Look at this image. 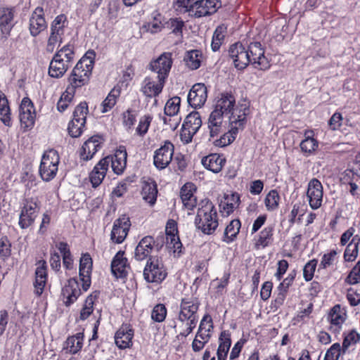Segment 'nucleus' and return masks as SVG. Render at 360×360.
<instances>
[{
    "instance_id": "nucleus-1",
    "label": "nucleus",
    "mask_w": 360,
    "mask_h": 360,
    "mask_svg": "<svg viewBox=\"0 0 360 360\" xmlns=\"http://www.w3.org/2000/svg\"><path fill=\"white\" fill-rule=\"evenodd\" d=\"M200 304L198 297L186 295L181 299L177 319L184 323L186 327L176 335L178 340L186 338L196 327Z\"/></svg>"
},
{
    "instance_id": "nucleus-2",
    "label": "nucleus",
    "mask_w": 360,
    "mask_h": 360,
    "mask_svg": "<svg viewBox=\"0 0 360 360\" xmlns=\"http://www.w3.org/2000/svg\"><path fill=\"white\" fill-rule=\"evenodd\" d=\"M196 229L205 235H212L219 227V215L213 202L206 198L198 205L194 219Z\"/></svg>"
},
{
    "instance_id": "nucleus-3",
    "label": "nucleus",
    "mask_w": 360,
    "mask_h": 360,
    "mask_svg": "<svg viewBox=\"0 0 360 360\" xmlns=\"http://www.w3.org/2000/svg\"><path fill=\"white\" fill-rule=\"evenodd\" d=\"M18 226L27 229L34 225L40 212V201L37 197H25L19 207Z\"/></svg>"
},
{
    "instance_id": "nucleus-4",
    "label": "nucleus",
    "mask_w": 360,
    "mask_h": 360,
    "mask_svg": "<svg viewBox=\"0 0 360 360\" xmlns=\"http://www.w3.org/2000/svg\"><path fill=\"white\" fill-rule=\"evenodd\" d=\"M60 163V156L55 149L45 150L39 167V175L45 182H49L57 175Z\"/></svg>"
},
{
    "instance_id": "nucleus-5",
    "label": "nucleus",
    "mask_w": 360,
    "mask_h": 360,
    "mask_svg": "<svg viewBox=\"0 0 360 360\" xmlns=\"http://www.w3.org/2000/svg\"><path fill=\"white\" fill-rule=\"evenodd\" d=\"M68 25V20L66 15H58L51 23L50 34L47 39L46 51L53 53L63 41L65 29Z\"/></svg>"
},
{
    "instance_id": "nucleus-6",
    "label": "nucleus",
    "mask_w": 360,
    "mask_h": 360,
    "mask_svg": "<svg viewBox=\"0 0 360 360\" xmlns=\"http://www.w3.org/2000/svg\"><path fill=\"white\" fill-rule=\"evenodd\" d=\"M168 275L163 262L158 257H149L143 269V278L147 283L160 284Z\"/></svg>"
},
{
    "instance_id": "nucleus-7",
    "label": "nucleus",
    "mask_w": 360,
    "mask_h": 360,
    "mask_svg": "<svg viewBox=\"0 0 360 360\" xmlns=\"http://www.w3.org/2000/svg\"><path fill=\"white\" fill-rule=\"evenodd\" d=\"M89 113V106L86 101L80 102L75 108L72 114V119L70 121L68 127V133L73 138L79 137L86 123V115Z\"/></svg>"
},
{
    "instance_id": "nucleus-8",
    "label": "nucleus",
    "mask_w": 360,
    "mask_h": 360,
    "mask_svg": "<svg viewBox=\"0 0 360 360\" xmlns=\"http://www.w3.org/2000/svg\"><path fill=\"white\" fill-rule=\"evenodd\" d=\"M163 240H161V244L159 243V239L155 240L152 236H146L143 237L138 243L134 250V258L137 261H143L148 259L149 257H153L151 254L155 250L158 252L162 248Z\"/></svg>"
},
{
    "instance_id": "nucleus-9",
    "label": "nucleus",
    "mask_w": 360,
    "mask_h": 360,
    "mask_svg": "<svg viewBox=\"0 0 360 360\" xmlns=\"http://www.w3.org/2000/svg\"><path fill=\"white\" fill-rule=\"evenodd\" d=\"M105 142L103 135L95 134L86 140L78 150L80 160L87 162L94 158L96 153L100 150Z\"/></svg>"
},
{
    "instance_id": "nucleus-10",
    "label": "nucleus",
    "mask_w": 360,
    "mask_h": 360,
    "mask_svg": "<svg viewBox=\"0 0 360 360\" xmlns=\"http://www.w3.org/2000/svg\"><path fill=\"white\" fill-rule=\"evenodd\" d=\"M247 51H248L249 58L251 60L250 64L256 69L266 71L270 68V61L265 56L264 48L260 42H251L248 45Z\"/></svg>"
},
{
    "instance_id": "nucleus-11",
    "label": "nucleus",
    "mask_w": 360,
    "mask_h": 360,
    "mask_svg": "<svg viewBox=\"0 0 360 360\" xmlns=\"http://www.w3.org/2000/svg\"><path fill=\"white\" fill-rule=\"evenodd\" d=\"M173 64L172 53L164 52L156 59L150 61V70L158 75L157 78L167 81Z\"/></svg>"
},
{
    "instance_id": "nucleus-12",
    "label": "nucleus",
    "mask_w": 360,
    "mask_h": 360,
    "mask_svg": "<svg viewBox=\"0 0 360 360\" xmlns=\"http://www.w3.org/2000/svg\"><path fill=\"white\" fill-rule=\"evenodd\" d=\"M174 153V146L169 140L163 142L153 155V165L159 170L167 168L171 163Z\"/></svg>"
},
{
    "instance_id": "nucleus-13",
    "label": "nucleus",
    "mask_w": 360,
    "mask_h": 360,
    "mask_svg": "<svg viewBox=\"0 0 360 360\" xmlns=\"http://www.w3.org/2000/svg\"><path fill=\"white\" fill-rule=\"evenodd\" d=\"M250 102L244 100L236 103L235 107L229 115V124L237 127V129H243L247 122V116L250 113Z\"/></svg>"
},
{
    "instance_id": "nucleus-14",
    "label": "nucleus",
    "mask_w": 360,
    "mask_h": 360,
    "mask_svg": "<svg viewBox=\"0 0 360 360\" xmlns=\"http://www.w3.org/2000/svg\"><path fill=\"white\" fill-rule=\"evenodd\" d=\"M226 117H228V116L212 109L207 122L210 134V141H211V139L219 136V134L227 130L229 120H226Z\"/></svg>"
},
{
    "instance_id": "nucleus-15",
    "label": "nucleus",
    "mask_w": 360,
    "mask_h": 360,
    "mask_svg": "<svg viewBox=\"0 0 360 360\" xmlns=\"http://www.w3.org/2000/svg\"><path fill=\"white\" fill-rule=\"evenodd\" d=\"M229 55L237 70H244L250 64L251 60L247 48L240 41L236 42L229 46Z\"/></svg>"
},
{
    "instance_id": "nucleus-16",
    "label": "nucleus",
    "mask_w": 360,
    "mask_h": 360,
    "mask_svg": "<svg viewBox=\"0 0 360 360\" xmlns=\"http://www.w3.org/2000/svg\"><path fill=\"white\" fill-rule=\"evenodd\" d=\"M20 122L25 131L31 129L35 123L36 112L30 98L25 97L20 105Z\"/></svg>"
},
{
    "instance_id": "nucleus-17",
    "label": "nucleus",
    "mask_w": 360,
    "mask_h": 360,
    "mask_svg": "<svg viewBox=\"0 0 360 360\" xmlns=\"http://www.w3.org/2000/svg\"><path fill=\"white\" fill-rule=\"evenodd\" d=\"M135 330L129 323H122L114 336L115 344L120 349H130L133 346Z\"/></svg>"
},
{
    "instance_id": "nucleus-18",
    "label": "nucleus",
    "mask_w": 360,
    "mask_h": 360,
    "mask_svg": "<svg viewBox=\"0 0 360 360\" xmlns=\"http://www.w3.org/2000/svg\"><path fill=\"white\" fill-rule=\"evenodd\" d=\"M82 288H80L76 278H69L61 290V300L67 307L73 304L82 295Z\"/></svg>"
},
{
    "instance_id": "nucleus-19",
    "label": "nucleus",
    "mask_w": 360,
    "mask_h": 360,
    "mask_svg": "<svg viewBox=\"0 0 360 360\" xmlns=\"http://www.w3.org/2000/svg\"><path fill=\"white\" fill-rule=\"evenodd\" d=\"M34 271V278L33 281L34 293L36 296L40 297L48 283V265L44 259H40L36 262Z\"/></svg>"
},
{
    "instance_id": "nucleus-20",
    "label": "nucleus",
    "mask_w": 360,
    "mask_h": 360,
    "mask_svg": "<svg viewBox=\"0 0 360 360\" xmlns=\"http://www.w3.org/2000/svg\"><path fill=\"white\" fill-rule=\"evenodd\" d=\"M15 8L14 6L0 7V32L2 38L7 39L11 34V32L15 25Z\"/></svg>"
},
{
    "instance_id": "nucleus-21",
    "label": "nucleus",
    "mask_w": 360,
    "mask_h": 360,
    "mask_svg": "<svg viewBox=\"0 0 360 360\" xmlns=\"http://www.w3.org/2000/svg\"><path fill=\"white\" fill-rule=\"evenodd\" d=\"M323 188L321 181L316 178L309 181L307 186V197L312 210H317L322 205Z\"/></svg>"
},
{
    "instance_id": "nucleus-22",
    "label": "nucleus",
    "mask_w": 360,
    "mask_h": 360,
    "mask_svg": "<svg viewBox=\"0 0 360 360\" xmlns=\"http://www.w3.org/2000/svg\"><path fill=\"white\" fill-rule=\"evenodd\" d=\"M105 158L108 159V167L111 163L112 170L115 174L120 176L124 172L127 162V152L124 146H119L112 155Z\"/></svg>"
},
{
    "instance_id": "nucleus-23",
    "label": "nucleus",
    "mask_w": 360,
    "mask_h": 360,
    "mask_svg": "<svg viewBox=\"0 0 360 360\" xmlns=\"http://www.w3.org/2000/svg\"><path fill=\"white\" fill-rule=\"evenodd\" d=\"M131 226V221L126 214L115 219L110 233V239L117 244L122 243L128 235Z\"/></svg>"
},
{
    "instance_id": "nucleus-24",
    "label": "nucleus",
    "mask_w": 360,
    "mask_h": 360,
    "mask_svg": "<svg viewBox=\"0 0 360 360\" xmlns=\"http://www.w3.org/2000/svg\"><path fill=\"white\" fill-rule=\"evenodd\" d=\"M93 260L89 253H82L79 260V276L82 283V290L86 292L91 284Z\"/></svg>"
},
{
    "instance_id": "nucleus-25",
    "label": "nucleus",
    "mask_w": 360,
    "mask_h": 360,
    "mask_svg": "<svg viewBox=\"0 0 360 360\" xmlns=\"http://www.w3.org/2000/svg\"><path fill=\"white\" fill-rule=\"evenodd\" d=\"M221 5L220 0H196L189 12L195 18H201L214 13Z\"/></svg>"
},
{
    "instance_id": "nucleus-26",
    "label": "nucleus",
    "mask_w": 360,
    "mask_h": 360,
    "mask_svg": "<svg viewBox=\"0 0 360 360\" xmlns=\"http://www.w3.org/2000/svg\"><path fill=\"white\" fill-rule=\"evenodd\" d=\"M44 10L41 6H37L32 11L29 20V30L32 37H37L47 29Z\"/></svg>"
},
{
    "instance_id": "nucleus-27",
    "label": "nucleus",
    "mask_w": 360,
    "mask_h": 360,
    "mask_svg": "<svg viewBox=\"0 0 360 360\" xmlns=\"http://www.w3.org/2000/svg\"><path fill=\"white\" fill-rule=\"evenodd\" d=\"M347 318V314L341 305L337 304L329 311L327 321L330 323L329 330L334 334H339Z\"/></svg>"
},
{
    "instance_id": "nucleus-28",
    "label": "nucleus",
    "mask_w": 360,
    "mask_h": 360,
    "mask_svg": "<svg viewBox=\"0 0 360 360\" xmlns=\"http://www.w3.org/2000/svg\"><path fill=\"white\" fill-rule=\"evenodd\" d=\"M207 99V89L203 83H196L190 89L187 100L188 104L197 109L202 107Z\"/></svg>"
},
{
    "instance_id": "nucleus-29",
    "label": "nucleus",
    "mask_w": 360,
    "mask_h": 360,
    "mask_svg": "<svg viewBox=\"0 0 360 360\" xmlns=\"http://www.w3.org/2000/svg\"><path fill=\"white\" fill-rule=\"evenodd\" d=\"M235 105V96L231 91H224L215 97L212 109L229 116Z\"/></svg>"
},
{
    "instance_id": "nucleus-30",
    "label": "nucleus",
    "mask_w": 360,
    "mask_h": 360,
    "mask_svg": "<svg viewBox=\"0 0 360 360\" xmlns=\"http://www.w3.org/2000/svg\"><path fill=\"white\" fill-rule=\"evenodd\" d=\"M124 255V251H118L111 262V271L117 278H126L130 269L129 263Z\"/></svg>"
},
{
    "instance_id": "nucleus-31",
    "label": "nucleus",
    "mask_w": 360,
    "mask_h": 360,
    "mask_svg": "<svg viewBox=\"0 0 360 360\" xmlns=\"http://www.w3.org/2000/svg\"><path fill=\"white\" fill-rule=\"evenodd\" d=\"M226 163V158L223 153H210L201 159L202 165L214 174L222 171Z\"/></svg>"
},
{
    "instance_id": "nucleus-32",
    "label": "nucleus",
    "mask_w": 360,
    "mask_h": 360,
    "mask_svg": "<svg viewBox=\"0 0 360 360\" xmlns=\"http://www.w3.org/2000/svg\"><path fill=\"white\" fill-rule=\"evenodd\" d=\"M196 186L192 182L186 183L180 189V198L184 207L188 211H193L197 206V198L194 193Z\"/></svg>"
},
{
    "instance_id": "nucleus-33",
    "label": "nucleus",
    "mask_w": 360,
    "mask_h": 360,
    "mask_svg": "<svg viewBox=\"0 0 360 360\" xmlns=\"http://www.w3.org/2000/svg\"><path fill=\"white\" fill-rule=\"evenodd\" d=\"M94 58L95 52L94 51L86 52L77 63L72 70L79 75H82L83 77L90 79L94 65Z\"/></svg>"
},
{
    "instance_id": "nucleus-34",
    "label": "nucleus",
    "mask_w": 360,
    "mask_h": 360,
    "mask_svg": "<svg viewBox=\"0 0 360 360\" xmlns=\"http://www.w3.org/2000/svg\"><path fill=\"white\" fill-rule=\"evenodd\" d=\"M274 235V225H268L254 238V248L256 250L264 249L273 244Z\"/></svg>"
},
{
    "instance_id": "nucleus-35",
    "label": "nucleus",
    "mask_w": 360,
    "mask_h": 360,
    "mask_svg": "<svg viewBox=\"0 0 360 360\" xmlns=\"http://www.w3.org/2000/svg\"><path fill=\"white\" fill-rule=\"evenodd\" d=\"M108 158L101 159L89 174L90 182L94 188L101 184L108 170Z\"/></svg>"
},
{
    "instance_id": "nucleus-36",
    "label": "nucleus",
    "mask_w": 360,
    "mask_h": 360,
    "mask_svg": "<svg viewBox=\"0 0 360 360\" xmlns=\"http://www.w3.org/2000/svg\"><path fill=\"white\" fill-rule=\"evenodd\" d=\"M240 197L237 192L224 195L219 203V211L224 216H229L239 207Z\"/></svg>"
},
{
    "instance_id": "nucleus-37",
    "label": "nucleus",
    "mask_w": 360,
    "mask_h": 360,
    "mask_svg": "<svg viewBox=\"0 0 360 360\" xmlns=\"http://www.w3.org/2000/svg\"><path fill=\"white\" fill-rule=\"evenodd\" d=\"M166 82L158 79L155 83L150 77H146L141 86V91L147 98H152L158 96L162 91Z\"/></svg>"
},
{
    "instance_id": "nucleus-38",
    "label": "nucleus",
    "mask_w": 360,
    "mask_h": 360,
    "mask_svg": "<svg viewBox=\"0 0 360 360\" xmlns=\"http://www.w3.org/2000/svg\"><path fill=\"white\" fill-rule=\"evenodd\" d=\"M315 132L312 129L304 131V139L300 142L301 151L307 156L314 154L319 148V141L314 137Z\"/></svg>"
},
{
    "instance_id": "nucleus-39",
    "label": "nucleus",
    "mask_w": 360,
    "mask_h": 360,
    "mask_svg": "<svg viewBox=\"0 0 360 360\" xmlns=\"http://www.w3.org/2000/svg\"><path fill=\"white\" fill-rule=\"evenodd\" d=\"M166 18L158 10L152 12L150 19L143 25V28L148 32L156 34L160 32L165 27Z\"/></svg>"
},
{
    "instance_id": "nucleus-40",
    "label": "nucleus",
    "mask_w": 360,
    "mask_h": 360,
    "mask_svg": "<svg viewBox=\"0 0 360 360\" xmlns=\"http://www.w3.org/2000/svg\"><path fill=\"white\" fill-rule=\"evenodd\" d=\"M158 185L155 181L151 178L144 181L142 186L141 195L143 199L150 206H153L158 198Z\"/></svg>"
},
{
    "instance_id": "nucleus-41",
    "label": "nucleus",
    "mask_w": 360,
    "mask_h": 360,
    "mask_svg": "<svg viewBox=\"0 0 360 360\" xmlns=\"http://www.w3.org/2000/svg\"><path fill=\"white\" fill-rule=\"evenodd\" d=\"M71 66L62 58L53 55L49 66L48 74L52 78H61Z\"/></svg>"
},
{
    "instance_id": "nucleus-42",
    "label": "nucleus",
    "mask_w": 360,
    "mask_h": 360,
    "mask_svg": "<svg viewBox=\"0 0 360 360\" xmlns=\"http://www.w3.org/2000/svg\"><path fill=\"white\" fill-rule=\"evenodd\" d=\"M231 346L230 331L228 330H222L219 337V346L217 350V360H226Z\"/></svg>"
},
{
    "instance_id": "nucleus-43",
    "label": "nucleus",
    "mask_w": 360,
    "mask_h": 360,
    "mask_svg": "<svg viewBox=\"0 0 360 360\" xmlns=\"http://www.w3.org/2000/svg\"><path fill=\"white\" fill-rule=\"evenodd\" d=\"M99 294V291L95 290L86 297L79 311V321H84L93 314L94 304L98 299Z\"/></svg>"
},
{
    "instance_id": "nucleus-44",
    "label": "nucleus",
    "mask_w": 360,
    "mask_h": 360,
    "mask_svg": "<svg viewBox=\"0 0 360 360\" xmlns=\"http://www.w3.org/2000/svg\"><path fill=\"white\" fill-rule=\"evenodd\" d=\"M84 333H77L69 336L63 344V349L66 353L71 354H77L82 349L84 345Z\"/></svg>"
},
{
    "instance_id": "nucleus-45",
    "label": "nucleus",
    "mask_w": 360,
    "mask_h": 360,
    "mask_svg": "<svg viewBox=\"0 0 360 360\" xmlns=\"http://www.w3.org/2000/svg\"><path fill=\"white\" fill-rule=\"evenodd\" d=\"M241 228V222L238 219L231 220L226 226L221 240L227 244L234 242Z\"/></svg>"
},
{
    "instance_id": "nucleus-46",
    "label": "nucleus",
    "mask_w": 360,
    "mask_h": 360,
    "mask_svg": "<svg viewBox=\"0 0 360 360\" xmlns=\"http://www.w3.org/2000/svg\"><path fill=\"white\" fill-rule=\"evenodd\" d=\"M228 33V27L222 23L219 25L214 30L212 34L211 49L212 51H218L221 45L224 44Z\"/></svg>"
},
{
    "instance_id": "nucleus-47",
    "label": "nucleus",
    "mask_w": 360,
    "mask_h": 360,
    "mask_svg": "<svg viewBox=\"0 0 360 360\" xmlns=\"http://www.w3.org/2000/svg\"><path fill=\"white\" fill-rule=\"evenodd\" d=\"M121 95V88L119 86H115L108 93L106 98L101 104V112L106 113L110 111L116 105L118 98Z\"/></svg>"
},
{
    "instance_id": "nucleus-48",
    "label": "nucleus",
    "mask_w": 360,
    "mask_h": 360,
    "mask_svg": "<svg viewBox=\"0 0 360 360\" xmlns=\"http://www.w3.org/2000/svg\"><path fill=\"white\" fill-rule=\"evenodd\" d=\"M238 133L237 127L231 126V128L226 131H224L220 135L219 139L213 141V144L217 147L223 148L230 145L234 141L236 135Z\"/></svg>"
},
{
    "instance_id": "nucleus-49",
    "label": "nucleus",
    "mask_w": 360,
    "mask_h": 360,
    "mask_svg": "<svg viewBox=\"0 0 360 360\" xmlns=\"http://www.w3.org/2000/svg\"><path fill=\"white\" fill-rule=\"evenodd\" d=\"M202 58V51L198 49L187 51L184 60L186 65L191 70H197L200 67Z\"/></svg>"
},
{
    "instance_id": "nucleus-50",
    "label": "nucleus",
    "mask_w": 360,
    "mask_h": 360,
    "mask_svg": "<svg viewBox=\"0 0 360 360\" xmlns=\"http://www.w3.org/2000/svg\"><path fill=\"white\" fill-rule=\"evenodd\" d=\"M56 247L62 255L63 265L66 270L74 268V259L69 245L66 242H59Z\"/></svg>"
},
{
    "instance_id": "nucleus-51",
    "label": "nucleus",
    "mask_w": 360,
    "mask_h": 360,
    "mask_svg": "<svg viewBox=\"0 0 360 360\" xmlns=\"http://www.w3.org/2000/svg\"><path fill=\"white\" fill-rule=\"evenodd\" d=\"M0 120L4 125H11V112L8 100L6 95L0 91Z\"/></svg>"
},
{
    "instance_id": "nucleus-52",
    "label": "nucleus",
    "mask_w": 360,
    "mask_h": 360,
    "mask_svg": "<svg viewBox=\"0 0 360 360\" xmlns=\"http://www.w3.org/2000/svg\"><path fill=\"white\" fill-rule=\"evenodd\" d=\"M359 243L360 237L355 235L347 245L344 252L343 257L345 262H353L356 259L359 254Z\"/></svg>"
},
{
    "instance_id": "nucleus-53",
    "label": "nucleus",
    "mask_w": 360,
    "mask_h": 360,
    "mask_svg": "<svg viewBox=\"0 0 360 360\" xmlns=\"http://www.w3.org/2000/svg\"><path fill=\"white\" fill-rule=\"evenodd\" d=\"M54 55L57 58H62L64 62L72 65L75 56V47L72 44L68 43L58 49Z\"/></svg>"
},
{
    "instance_id": "nucleus-54",
    "label": "nucleus",
    "mask_w": 360,
    "mask_h": 360,
    "mask_svg": "<svg viewBox=\"0 0 360 360\" xmlns=\"http://www.w3.org/2000/svg\"><path fill=\"white\" fill-rule=\"evenodd\" d=\"M281 196L276 189H272L266 195L264 198V205L269 212L276 210L280 204Z\"/></svg>"
},
{
    "instance_id": "nucleus-55",
    "label": "nucleus",
    "mask_w": 360,
    "mask_h": 360,
    "mask_svg": "<svg viewBox=\"0 0 360 360\" xmlns=\"http://www.w3.org/2000/svg\"><path fill=\"white\" fill-rule=\"evenodd\" d=\"M360 341V334L354 329L351 330L348 333H343V342L341 347L342 354H346L349 347L355 345Z\"/></svg>"
},
{
    "instance_id": "nucleus-56",
    "label": "nucleus",
    "mask_w": 360,
    "mask_h": 360,
    "mask_svg": "<svg viewBox=\"0 0 360 360\" xmlns=\"http://www.w3.org/2000/svg\"><path fill=\"white\" fill-rule=\"evenodd\" d=\"M338 255L337 250H330L329 252L324 253L319 265V270L327 269L335 264L338 260Z\"/></svg>"
},
{
    "instance_id": "nucleus-57",
    "label": "nucleus",
    "mask_w": 360,
    "mask_h": 360,
    "mask_svg": "<svg viewBox=\"0 0 360 360\" xmlns=\"http://www.w3.org/2000/svg\"><path fill=\"white\" fill-rule=\"evenodd\" d=\"M184 22L180 18H172L166 20L165 27L171 30L175 36L182 37Z\"/></svg>"
},
{
    "instance_id": "nucleus-58",
    "label": "nucleus",
    "mask_w": 360,
    "mask_h": 360,
    "mask_svg": "<svg viewBox=\"0 0 360 360\" xmlns=\"http://www.w3.org/2000/svg\"><path fill=\"white\" fill-rule=\"evenodd\" d=\"M186 127H189L191 130L198 131L202 126V120L200 114L198 111L190 112L185 118L183 123Z\"/></svg>"
},
{
    "instance_id": "nucleus-59",
    "label": "nucleus",
    "mask_w": 360,
    "mask_h": 360,
    "mask_svg": "<svg viewBox=\"0 0 360 360\" xmlns=\"http://www.w3.org/2000/svg\"><path fill=\"white\" fill-rule=\"evenodd\" d=\"M181 98L174 96L169 98L164 108V114L167 116H176L180 110Z\"/></svg>"
},
{
    "instance_id": "nucleus-60",
    "label": "nucleus",
    "mask_w": 360,
    "mask_h": 360,
    "mask_svg": "<svg viewBox=\"0 0 360 360\" xmlns=\"http://www.w3.org/2000/svg\"><path fill=\"white\" fill-rule=\"evenodd\" d=\"M89 80L90 79L83 77L82 75H79L72 70L68 77V85L77 90L88 84Z\"/></svg>"
},
{
    "instance_id": "nucleus-61",
    "label": "nucleus",
    "mask_w": 360,
    "mask_h": 360,
    "mask_svg": "<svg viewBox=\"0 0 360 360\" xmlns=\"http://www.w3.org/2000/svg\"><path fill=\"white\" fill-rule=\"evenodd\" d=\"M167 315V309L163 304H157L151 311V319L155 322H163Z\"/></svg>"
},
{
    "instance_id": "nucleus-62",
    "label": "nucleus",
    "mask_w": 360,
    "mask_h": 360,
    "mask_svg": "<svg viewBox=\"0 0 360 360\" xmlns=\"http://www.w3.org/2000/svg\"><path fill=\"white\" fill-rule=\"evenodd\" d=\"M341 185L349 186L352 183L360 182V176L350 169H345L340 176Z\"/></svg>"
},
{
    "instance_id": "nucleus-63",
    "label": "nucleus",
    "mask_w": 360,
    "mask_h": 360,
    "mask_svg": "<svg viewBox=\"0 0 360 360\" xmlns=\"http://www.w3.org/2000/svg\"><path fill=\"white\" fill-rule=\"evenodd\" d=\"M318 264V259H312L308 261L303 267V278L305 281H311L314 276Z\"/></svg>"
},
{
    "instance_id": "nucleus-64",
    "label": "nucleus",
    "mask_w": 360,
    "mask_h": 360,
    "mask_svg": "<svg viewBox=\"0 0 360 360\" xmlns=\"http://www.w3.org/2000/svg\"><path fill=\"white\" fill-rule=\"evenodd\" d=\"M166 246L174 254L181 252L183 247L179 236H166Z\"/></svg>"
}]
</instances>
